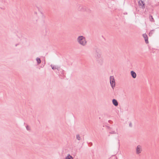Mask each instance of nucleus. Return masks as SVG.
<instances>
[{
	"label": "nucleus",
	"instance_id": "obj_1",
	"mask_svg": "<svg viewBox=\"0 0 159 159\" xmlns=\"http://www.w3.org/2000/svg\"><path fill=\"white\" fill-rule=\"evenodd\" d=\"M77 41L78 43L83 46H85L87 43V41L84 37L83 36H79L77 39Z\"/></svg>",
	"mask_w": 159,
	"mask_h": 159
},
{
	"label": "nucleus",
	"instance_id": "obj_2",
	"mask_svg": "<svg viewBox=\"0 0 159 159\" xmlns=\"http://www.w3.org/2000/svg\"><path fill=\"white\" fill-rule=\"evenodd\" d=\"M110 83L113 89H114V87L115 86V82L113 76H111L110 77Z\"/></svg>",
	"mask_w": 159,
	"mask_h": 159
},
{
	"label": "nucleus",
	"instance_id": "obj_3",
	"mask_svg": "<svg viewBox=\"0 0 159 159\" xmlns=\"http://www.w3.org/2000/svg\"><path fill=\"white\" fill-rule=\"evenodd\" d=\"M94 50L95 52L96 57L97 58H99L101 57V52L100 50L97 48H94Z\"/></svg>",
	"mask_w": 159,
	"mask_h": 159
},
{
	"label": "nucleus",
	"instance_id": "obj_4",
	"mask_svg": "<svg viewBox=\"0 0 159 159\" xmlns=\"http://www.w3.org/2000/svg\"><path fill=\"white\" fill-rule=\"evenodd\" d=\"M138 4L140 7L142 8H144L145 7V4L142 0H139V1Z\"/></svg>",
	"mask_w": 159,
	"mask_h": 159
},
{
	"label": "nucleus",
	"instance_id": "obj_5",
	"mask_svg": "<svg viewBox=\"0 0 159 159\" xmlns=\"http://www.w3.org/2000/svg\"><path fill=\"white\" fill-rule=\"evenodd\" d=\"M142 35H143V38L144 39L145 43L147 44L149 42H148V35L145 33L143 34Z\"/></svg>",
	"mask_w": 159,
	"mask_h": 159
},
{
	"label": "nucleus",
	"instance_id": "obj_6",
	"mask_svg": "<svg viewBox=\"0 0 159 159\" xmlns=\"http://www.w3.org/2000/svg\"><path fill=\"white\" fill-rule=\"evenodd\" d=\"M58 70L59 71L60 75L61 76H64L65 74V71L62 69H60L59 67Z\"/></svg>",
	"mask_w": 159,
	"mask_h": 159
},
{
	"label": "nucleus",
	"instance_id": "obj_7",
	"mask_svg": "<svg viewBox=\"0 0 159 159\" xmlns=\"http://www.w3.org/2000/svg\"><path fill=\"white\" fill-rule=\"evenodd\" d=\"M78 10L79 11H84L86 10V7L83 5H80L78 7Z\"/></svg>",
	"mask_w": 159,
	"mask_h": 159
},
{
	"label": "nucleus",
	"instance_id": "obj_8",
	"mask_svg": "<svg viewBox=\"0 0 159 159\" xmlns=\"http://www.w3.org/2000/svg\"><path fill=\"white\" fill-rule=\"evenodd\" d=\"M141 146L138 145L136 148V153L139 154L141 152Z\"/></svg>",
	"mask_w": 159,
	"mask_h": 159
},
{
	"label": "nucleus",
	"instance_id": "obj_9",
	"mask_svg": "<svg viewBox=\"0 0 159 159\" xmlns=\"http://www.w3.org/2000/svg\"><path fill=\"white\" fill-rule=\"evenodd\" d=\"M131 75L133 78H135L136 77V74L134 71H131L130 72Z\"/></svg>",
	"mask_w": 159,
	"mask_h": 159
},
{
	"label": "nucleus",
	"instance_id": "obj_10",
	"mask_svg": "<svg viewBox=\"0 0 159 159\" xmlns=\"http://www.w3.org/2000/svg\"><path fill=\"white\" fill-rule=\"evenodd\" d=\"M112 102L113 104L115 106H117L118 105V102L116 99H113L112 100Z\"/></svg>",
	"mask_w": 159,
	"mask_h": 159
},
{
	"label": "nucleus",
	"instance_id": "obj_11",
	"mask_svg": "<svg viewBox=\"0 0 159 159\" xmlns=\"http://www.w3.org/2000/svg\"><path fill=\"white\" fill-rule=\"evenodd\" d=\"M50 66L51 67L52 69L53 70L57 69V70H58V69H59V67H56L55 66L53 65L52 64H51Z\"/></svg>",
	"mask_w": 159,
	"mask_h": 159
},
{
	"label": "nucleus",
	"instance_id": "obj_12",
	"mask_svg": "<svg viewBox=\"0 0 159 159\" xmlns=\"http://www.w3.org/2000/svg\"><path fill=\"white\" fill-rule=\"evenodd\" d=\"M36 60L37 62V63L38 65H39L41 63V60L40 59L39 57H37L36 59Z\"/></svg>",
	"mask_w": 159,
	"mask_h": 159
},
{
	"label": "nucleus",
	"instance_id": "obj_13",
	"mask_svg": "<svg viewBox=\"0 0 159 159\" xmlns=\"http://www.w3.org/2000/svg\"><path fill=\"white\" fill-rule=\"evenodd\" d=\"M66 159H73V158L72 156L70 154H68L67 157H66Z\"/></svg>",
	"mask_w": 159,
	"mask_h": 159
},
{
	"label": "nucleus",
	"instance_id": "obj_14",
	"mask_svg": "<svg viewBox=\"0 0 159 159\" xmlns=\"http://www.w3.org/2000/svg\"><path fill=\"white\" fill-rule=\"evenodd\" d=\"M150 21L152 22H154V20L152 16H150Z\"/></svg>",
	"mask_w": 159,
	"mask_h": 159
},
{
	"label": "nucleus",
	"instance_id": "obj_15",
	"mask_svg": "<svg viewBox=\"0 0 159 159\" xmlns=\"http://www.w3.org/2000/svg\"><path fill=\"white\" fill-rule=\"evenodd\" d=\"M155 33V30H152L150 31V36L151 35H152L153 34Z\"/></svg>",
	"mask_w": 159,
	"mask_h": 159
},
{
	"label": "nucleus",
	"instance_id": "obj_16",
	"mask_svg": "<svg viewBox=\"0 0 159 159\" xmlns=\"http://www.w3.org/2000/svg\"><path fill=\"white\" fill-rule=\"evenodd\" d=\"M76 137L77 139L78 140H80L81 138H80V136L79 134H77L76 135Z\"/></svg>",
	"mask_w": 159,
	"mask_h": 159
},
{
	"label": "nucleus",
	"instance_id": "obj_17",
	"mask_svg": "<svg viewBox=\"0 0 159 159\" xmlns=\"http://www.w3.org/2000/svg\"><path fill=\"white\" fill-rule=\"evenodd\" d=\"M109 133L110 134H116V132L115 131H112L111 132H110Z\"/></svg>",
	"mask_w": 159,
	"mask_h": 159
},
{
	"label": "nucleus",
	"instance_id": "obj_18",
	"mask_svg": "<svg viewBox=\"0 0 159 159\" xmlns=\"http://www.w3.org/2000/svg\"><path fill=\"white\" fill-rule=\"evenodd\" d=\"M105 126L108 129H112V128L110 127L109 126L107 125H105Z\"/></svg>",
	"mask_w": 159,
	"mask_h": 159
},
{
	"label": "nucleus",
	"instance_id": "obj_19",
	"mask_svg": "<svg viewBox=\"0 0 159 159\" xmlns=\"http://www.w3.org/2000/svg\"><path fill=\"white\" fill-rule=\"evenodd\" d=\"M88 143L89 145V147H91V146L92 145H93V143L92 142H90V143Z\"/></svg>",
	"mask_w": 159,
	"mask_h": 159
},
{
	"label": "nucleus",
	"instance_id": "obj_20",
	"mask_svg": "<svg viewBox=\"0 0 159 159\" xmlns=\"http://www.w3.org/2000/svg\"><path fill=\"white\" fill-rule=\"evenodd\" d=\"M100 60L101 61L100 64L101 65H102V64L103 63V60L102 59H100Z\"/></svg>",
	"mask_w": 159,
	"mask_h": 159
},
{
	"label": "nucleus",
	"instance_id": "obj_21",
	"mask_svg": "<svg viewBox=\"0 0 159 159\" xmlns=\"http://www.w3.org/2000/svg\"><path fill=\"white\" fill-rule=\"evenodd\" d=\"M26 129L27 130H30V129L28 125H27V126H26Z\"/></svg>",
	"mask_w": 159,
	"mask_h": 159
},
{
	"label": "nucleus",
	"instance_id": "obj_22",
	"mask_svg": "<svg viewBox=\"0 0 159 159\" xmlns=\"http://www.w3.org/2000/svg\"><path fill=\"white\" fill-rule=\"evenodd\" d=\"M108 122L110 124H112L113 123V121H112L111 120H109L108 121Z\"/></svg>",
	"mask_w": 159,
	"mask_h": 159
},
{
	"label": "nucleus",
	"instance_id": "obj_23",
	"mask_svg": "<svg viewBox=\"0 0 159 159\" xmlns=\"http://www.w3.org/2000/svg\"><path fill=\"white\" fill-rule=\"evenodd\" d=\"M129 127H132V124L131 122H130L129 123Z\"/></svg>",
	"mask_w": 159,
	"mask_h": 159
},
{
	"label": "nucleus",
	"instance_id": "obj_24",
	"mask_svg": "<svg viewBox=\"0 0 159 159\" xmlns=\"http://www.w3.org/2000/svg\"><path fill=\"white\" fill-rule=\"evenodd\" d=\"M42 17L43 18H45V16L43 14V15H42Z\"/></svg>",
	"mask_w": 159,
	"mask_h": 159
},
{
	"label": "nucleus",
	"instance_id": "obj_25",
	"mask_svg": "<svg viewBox=\"0 0 159 159\" xmlns=\"http://www.w3.org/2000/svg\"><path fill=\"white\" fill-rule=\"evenodd\" d=\"M40 11V12L41 14L42 15H43V14H43V13L42 12H41V11Z\"/></svg>",
	"mask_w": 159,
	"mask_h": 159
},
{
	"label": "nucleus",
	"instance_id": "obj_26",
	"mask_svg": "<svg viewBox=\"0 0 159 159\" xmlns=\"http://www.w3.org/2000/svg\"><path fill=\"white\" fill-rule=\"evenodd\" d=\"M37 9H38V10H39V11H40L39 8V7H37Z\"/></svg>",
	"mask_w": 159,
	"mask_h": 159
},
{
	"label": "nucleus",
	"instance_id": "obj_27",
	"mask_svg": "<svg viewBox=\"0 0 159 159\" xmlns=\"http://www.w3.org/2000/svg\"><path fill=\"white\" fill-rule=\"evenodd\" d=\"M116 133H117V131H118V129L117 128L116 129ZM117 133L118 134V133Z\"/></svg>",
	"mask_w": 159,
	"mask_h": 159
},
{
	"label": "nucleus",
	"instance_id": "obj_28",
	"mask_svg": "<svg viewBox=\"0 0 159 159\" xmlns=\"http://www.w3.org/2000/svg\"><path fill=\"white\" fill-rule=\"evenodd\" d=\"M34 13H35V14H37V12H34Z\"/></svg>",
	"mask_w": 159,
	"mask_h": 159
},
{
	"label": "nucleus",
	"instance_id": "obj_29",
	"mask_svg": "<svg viewBox=\"0 0 159 159\" xmlns=\"http://www.w3.org/2000/svg\"><path fill=\"white\" fill-rule=\"evenodd\" d=\"M124 14H127V13H124Z\"/></svg>",
	"mask_w": 159,
	"mask_h": 159
},
{
	"label": "nucleus",
	"instance_id": "obj_30",
	"mask_svg": "<svg viewBox=\"0 0 159 159\" xmlns=\"http://www.w3.org/2000/svg\"><path fill=\"white\" fill-rule=\"evenodd\" d=\"M118 143L119 144L120 142H119V140H118Z\"/></svg>",
	"mask_w": 159,
	"mask_h": 159
},
{
	"label": "nucleus",
	"instance_id": "obj_31",
	"mask_svg": "<svg viewBox=\"0 0 159 159\" xmlns=\"http://www.w3.org/2000/svg\"><path fill=\"white\" fill-rule=\"evenodd\" d=\"M44 66V65H43V66H41V67H43Z\"/></svg>",
	"mask_w": 159,
	"mask_h": 159
},
{
	"label": "nucleus",
	"instance_id": "obj_32",
	"mask_svg": "<svg viewBox=\"0 0 159 159\" xmlns=\"http://www.w3.org/2000/svg\"><path fill=\"white\" fill-rule=\"evenodd\" d=\"M17 45V44H16V46Z\"/></svg>",
	"mask_w": 159,
	"mask_h": 159
}]
</instances>
